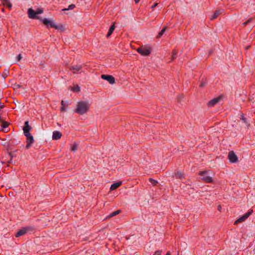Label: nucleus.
<instances>
[{"label":"nucleus","mask_w":255,"mask_h":255,"mask_svg":"<svg viewBox=\"0 0 255 255\" xmlns=\"http://www.w3.org/2000/svg\"><path fill=\"white\" fill-rule=\"evenodd\" d=\"M90 107V104L87 101H80L77 104L75 109V112L80 115H83L86 114L89 110Z\"/></svg>","instance_id":"1"},{"label":"nucleus","mask_w":255,"mask_h":255,"mask_svg":"<svg viewBox=\"0 0 255 255\" xmlns=\"http://www.w3.org/2000/svg\"><path fill=\"white\" fill-rule=\"evenodd\" d=\"M210 170H205L200 171L198 173V175L200 176L201 180L206 183H213L214 180L213 177L208 175Z\"/></svg>","instance_id":"2"},{"label":"nucleus","mask_w":255,"mask_h":255,"mask_svg":"<svg viewBox=\"0 0 255 255\" xmlns=\"http://www.w3.org/2000/svg\"><path fill=\"white\" fill-rule=\"evenodd\" d=\"M136 51L142 56L149 55L151 52V48L147 45H142L137 48Z\"/></svg>","instance_id":"3"},{"label":"nucleus","mask_w":255,"mask_h":255,"mask_svg":"<svg viewBox=\"0 0 255 255\" xmlns=\"http://www.w3.org/2000/svg\"><path fill=\"white\" fill-rule=\"evenodd\" d=\"M253 210L250 209L247 213L243 215L242 217L236 220L234 222V225H238L240 223L245 222L248 217L253 213Z\"/></svg>","instance_id":"4"},{"label":"nucleus","mask_w":255,"mask_h":255,"mask_svg":"<svg viewBox=\"0 0 255 255\" xmlns=\"http://www.w3.org/2000/svg\"><path fill=\"white\" fill-rule=\"evenodd\" d=\"M228 158L230 162L232 163H237L238 161V157L233 151H229L228 155Z\"/></svg>","instance_id":"5"},{"label":"nucleus","mask_w":255,"mask_h":255,"mask_svg":"<svg viewBox=\"0 0 255 255\" xmlns=\"http://www.w3.org/2000/svg\"><path fill=\"white\" fill-rule=\"evenodd\" d=\"M33 230V228L30 227H26L22 228L20 229L16 234L15 237H19L20 236H23L27 232L29 231H32Z\"/></svg>","instance_id":"6"},{"label":"nucleus","mask_w":255,"mask_h":255,"mask_svg":"<svg viewBox=\"0 0 255 255\" xmlns=\"http://www.w3.org/2000/svg\"><path fill=\"white\" fill-rule=\"evenodd\" d=\"M223 96H220L218 97L215 98L208 102L207 106L208 107H213L217 104L219 103L222 99Z\"/></svg>","instance_id":"7"},{"label":"nucleus","mask_w":255,"mask_h":255,"mask_svg":"<svg viewBox=\"0 0 255 255\" xmlns=\"http://www.w3.org/2000/svg\"><path fill=\"white\" fill-rule=\"evenodd\" d=\"M82 66L81 65H73L70 67L69 70L73 74H79L81 72Z\"/></svg>","instance_id":"8"},{"label":"nucleus","mask_w":255,"mask_h":255,"mask_svg":"<svg viewBox=\"0 0 255 255\" xmlns=\"http://www.w3.org/2000/svg\"><path fill=\"white\" fill-rule=\"evenodd\" d=\"M25 136L26 137L27 143L25 147L26 148L28 149L34 141L33 137L31 133L25 134Z\"/></svg>","instance_id":"9"},{"label":"nucleus","mask_w":255,"mask_h":255,"mask_svg":"<svg viewBox=\"0 0 255 255\" xmlns=\"http://www.w3.org/2000/svg\"><path fill=\"white\" fill-rule=\"evenodd\" d=\"M101 78L105 80H107L111 84H113L115 83V80L113 76L109 75H102Z\"/></svg>","instance_id":"10"},{"label":"nucleus","mask_w":255,"mask_h":255,"mask_svg":"<svg viewBox=\"0 0 255 255\" xmlns=\"http://www.w3.org/2000/svg\"><path fill=\"white\" fill-rule=\"evenodd\" d=\"M43 23L47 26H50L52 28H54V27H56V24H55L52 21L50 20V19H48L47 18H44L42 20Z\"/></svg>","instance_id":"11"},{"label":"nucleus","mask_w":255,"mask_h":255,"mask_svg":"<svg viewBox=\"0 0 255 255\" xmlns=\"http://www.w3.org/2000/svg\"><path fill=\"white\" fill-rule=\"evenodd\" d=\"M28 15L30 18L32 19H39V17L36 14V11L30 8L28 9Z\"/></svg>","instance_id":"12"},{"label":"nucleus","mask_w":255,"mask_h":255,"mask_svg":"<svg viewBox=\"0 0 255 255\" xmlns=\"http://www.w3.org/2000/svg\"><path fill=\"white\" fill-rule=\"evenodd\" d=\"M123 184V181H119L117 182L114 183L112 184L110 187V191H114L119 187H120Z\"/></svg>","instance_id":"13"},{"label":"nucleus","mask_w":255,"mask_h":255,"mask_svg":"<svg viewBox=\"0 0 255 255\" xmlns=\"http://www.w3.org/2000/svg\"><path fill=\"white\" fill-rule=\"evenodd\" d=\"M62 133L59 131H54L52 134V139L54 140H58L62 137Z\"/></svg>","instance_id":"14"},{"label":"nucleus","mask_w":255,"mask_h":255,"mask_svg":"<svg viewBox=\"0 0 255 255\" xmlns=\"http://www.w3.org/2000/svg\"><path fill=\"white\" fill-rule=\"evenodd\" d=\"M30 129H31V128L29 127V126L28 125V122L27 121L25 122V124H24V127L23 129V133H24V135L30 133Z\"/></svg>","instance_id":"15"},{"label":"nucleus","mask_w":255,"mask_h":255,"mask_svg":"<svg viewBox=\"0 0 255 255\" xmlns=\"http://www.w3.org/2000/svg\"><path fill=\"white\" fill-rule=\"evenodd\" d=\"M1 1V4L3 6L7 7L10 9L12 6L11 3L8 0H0Z\"/></svg>","instance_id":"16"},{"label":"nucleus","mask_w":255,"mask_h":255,"mask_svg":"<svg viewBox=\"0 0 255 255\" xmlns=\"http://www.w3.org/2000/svg\"><path fill=\"white\" fill-rule=\"evenodd\" d=\"M178 53V51L176 49H174L172 50L171 52V60L170 62L173 61L177 57V55Z\"/></svg>","instance_id":"17"},{"label":"nucleus","mask_w":255,"mask_h":255,"mask_svg":"<svg viewBox=\"0 0 255 255\" xmlns=\"http://www.w3.org/2000/svg\"><path fill=\"white\" fill-rule=\"evenodd\" d=\"M175 177L176 178L182 179L184 178V174L183 172L178 171L175 173Z\"/></svg>","instance_id":"18"},{"label":"nucleus","mask_w":255,"mask_h":255,"mask_svg":"<svg viewBox=\"0 0 255 255\" xmlns=\"http://www.w3.org/2000/svg\"><path fill=\"white\" fill-rule=\"evenodd\" d=\"M121 212V210H117L111 213L109 215H108L107 217V219L111 218L118 214H119Z\"/></svg>","instance_id":"19"},{"label":"nucleus","mask_w":255,"mask_h":255,"mask_svg":"<svg viewBox=\"0 0 255 255\" xmlns=\"http://www.w3.org/2000/svg\"><path fill=\"white\" fill-rule=\"evenodd\" d=\"M78 144L74 142L70 145V150L72 151H75L77 150Z\"/></svg>","instance_id":"20"},{"label":"nucleus","mask_w":255,"mask_h":255,"mask_svg":"<svg viewBox=\"0 0 255 255\" xmlns=\"http://www.w3.org/2000/svg\"><path fill=\"white\" fill-rule=\"evenodd\" d=\"M70 89L71 91L75 92H78L80 90V87L77 85H74L73 86L71 87Z\"/></svg>","instance_id":"21"},{"label":"nucleus","mask_w":255,"mask_h":255,"mask_svg":"<svg viewBox=\"0 0 255 255\" xmlns=\"http://www.w3.org/2000/svg\"><path fill=\"white\" fill-rule=\"evenodd\" d=\"M115 26L114 24H113L110 28L109 30V31L107 33V37H109L111 36V35L112 34V33L113 32L114 30H115Z\"/></svg>","instance_id":"22"},{"label":"nucleus","mask_w":255,"mask_h":255,"mask_svg":"<svg viewBox=\"0 0 255 255\" xmlns=\"http://www.w3.org/2000/svg\"><path fill=\"white\" fill-rule=\"evenodd\" d=\"M221 12L220 10H216L213 14V15L212 16L211 19L213 20L216 18L220 14Z\"/></svg>","instance_id":"23"},{"label":"nucleus","mask_w":255,"mask_h":255,"mask_svg":"<svg viewBox=\"0 0 255 255\" xmlns=\"http://www.w3.org/2000/svg\"><path fill=\"white\" fill-rule=\"evenodd\" d=\"M54 28L56 29L59 30L61 31H63L65 30L64 26L63 25H57L56 24V27H54Z\"/></svg>","instance_id":"24"},{"label":"nucleus","mask_w":255,"mask_h":255,"mask_svg":"<svg viewBox=\"0 0 255 255\" xmlns=\"http://www.w3.org/2000/svg\"><path fill=\"white\" fill-rule=\"evenodd\" d=\"M75 7V4H70V5H69L68 6V7L67 8H64V9H62V10L63 11H65V10H70V9H73Z\"/></svg>","instance_id":"25"},{"label":"nucleus","mask_w":255,"mask_h":255,"mask_svg":"<svg viewBox=\"0 0 255 255\" xmlns=\"http://www.w3.org/2000/svg\"><path fill=\"white\" fill-rule=\"evenodd\" d=\"M166 29V27L163 28L158 33L157 38H160L164 33Z\"/></svg>","instance_id":"26"},{"label":"nucleus","mask_w":255,"mask_h":255,"mask_svg":"<svg viewBox=\"0 0 255 255\" xmlns=\"http://www.w3.org/2000/svg\"><path fill=\"white\" fill-rule=\"evenodd\" d=\"M240 119H241V120H242L243 121V122L244 123H245V124L247 123V119L245 117L243 113H242L240 115Z\"/></svg>","instance_id":"27"},{"label":"nucleus","mask_w":255,"mask_h":255,"mask_svg":"<svg viewBox=\"0 0 255 255\" xmlns=\"http://www.w3.org/2000/svg\"><path fill=\"white\" fill-rule=\"evenodd\" d=\"M149 181L153 186H155L158 183L156 180H155L152 178H149Z\"/></svg>","instance_id":"28"},{"label":"nucleus","mask_w":255,"mask_h":255,"mask_svg":"<svg viewBox=\"0 0 255 255\" xmlns=\"http://www.w3.org/2000/svg\"><path fill=\"white\" fill-rule=\"evenodd\" d=\"M162 253V251L161 250H157L156 251L153 255H161Z\"/></svg>","instance_id":"29"},{"label":"nucleus","mask_w":255,"mask_h":255,"mask_svg":"<svg viewBox=\"0 0 255 255\" xmlns=\"http://www.w3.org/2000/svg\"><path fill=\"white\" fill-rule=\"evenodd\" d=\"M35 11H36V14L37 15L38 14L42 13L43 12V10L42 9H38L37 10H36Z\"/></svg>","instance_id":"30"},{"label":"nucleus","mask_w":255,"mask_h":255,"mask_svg":"<svg viewBox=\"0 0 255 255\" xmlns=\"http://www.w3.org/2000/svg\"><path fill=\"white\" fill-rule=\"evenodd\" d=\"M8 124L6 123H3L2 125V127L3 128H5L7 127Z\"/></svg>","instance_id":"31"},{"label":"nucleus","mask_w":255,"mask_h":255,"mask_svg":"<svg viewBox=\"0 0 255 255\" xmlns=\"http://www.w3.org/2000/svg\"><path fill=\"white\" fill-rule=\"evenodd\" d=\"M251 19H249L248 21H246V22H244V23H243V24L244 26H246V25H247V24H248L250 21H251Z\"/></svg>","instance_id":"32"},{"label":"nucleus","mask_w":255,"mask_h":255,"mask_svg":"<svg viewBox=\"0 0 255 255\" xmlns=\"http://www.w3.org/2000/svg\"><path fill=\"white\" fill-rule=\"evenodd\" d=\"M66 109L64 106H62L60 108V111L61 112H64L65 111Z\"/></svg>","instance_id":"33"},{"label":"nucleus","mask_w":255,"mask_h":255,"mask_svg":"<svg viewBox=\"0 0 255 255\" xmlns=\"http://www.w3.org/2000/svg\"><path fill=\"white\" fill-rule=\"evenodd\" d=\"M21 59V54H19L17 57V59L18 61H19Z\"/></svg>","instance_id":"34"},{"label":"nucleus","mask_w":255,"mask_h":255,"mask_svg":"<svg viewBox=\"0 0 255 255\" xmlns=\"http://www.w3.org/2000/svg\"><path fill=\"white\" fill-rule=\"evenodd\" d=\"M158 5V3H155L153 5H152L151 8H154Z\"/></svg>","instance_id":"35"},{"label":"nucleus","mask_w":255,"mask_h":255,"mask_svg":"<svg viewBox=\"0 0 255 255\" xmlns=\"http://www.w3.org/2000/svg\"><path fill=\"white\" fill-rule=\"evenodd\" d=\"M139 1L140 0H134V2L135 3H138Z\"/></svg>","instance_id":"36"},{"label":"nucleus","mask_w":255,"mask_h":255,"mask_svg":"<svg viewBox=\"0 0 255 255\" xmlns=\"http://www.w3.org/2000/svg\"><path fill=\"white\" fill-rule=\"evenodd\" d=\"M218 209L219 211H220L221 209V206L220 205L218 206Z\"/></svg>","instance_id":"37"},{"label":"nucleus","mask_w":255,"mask_h":255,"mask_svg":"<svg viewBox=\"0 0 255 255\" xmlns=\"http://www.w3.org/2000/svg\"><path fill=\"white\" fill-rule=\"evenodd\" d=\"M61 105H62V106H64V101H62V102H61Z\"/></svg>","instance_id":"38"},{"label":"nucleus","mask_w":255,"mask_h":255,"mask_svg":"<svg viewBox=\"0 0 255 255\" xmlns=\"http://www.w3.org/2000/svg\"><path fill=\"white\" fill-rule=\"evenodd\" d=\"M1 10H2V11L4 12V9L3 8H2Z\"/></svg>","instance_id":"39"},{"label":"nucleus","mask_w":255,"mask_h":255,"mask_svg":"<svg viewBox=\"0 0 255 255\" xmlns=\"http://www.w3.org/2000/svg\"><path fill=\"white\" fill-rule=\"evenodd\" d=\"M2 5L1 1L0 0V5Z\"/></svg>","instance_id":"40"}]
</instances>
